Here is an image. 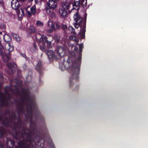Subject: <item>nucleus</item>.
Listing matches in <instances>:
<instances>
[{"label":"nucleus","mask_w":148,"mask_h":148,"mask_svg":"<svg viewBox=\"0 0 148 148\" xmlns=\"http://www.w3.org/2000/svg\"><path fill=\"white\" fill-rule=\"evenodd\" d=\"M84 47L83 44L79 45V49L76 47H75L74 50L78 53V56L74 61L75 58V53L71 52L69 55L67 62L69 63H72V65L69 67V72L71 74L69 80V86L71 88L73 85V83L77 81H78L79 75L80 71V65L81 63L82 52Z\"/></svg>","instance_id":"nucleus-1"},{"label":"nucleus","mask_w":148,"mask_h":148,"mask_svg":"<svg viewBox=\"0 0 148 148\" xmlns=\"http://www.w3.org/2000/svg\"><path fill=\"white\" fill-rule=\"evenodd\" d=\"M38 148H43L45 143L44 137L48 133L44 118L38 109Z\"/></svg>","instance_id":"nucleus-2"},{"label":"nucleus","mask_w":148,"mask_h":148,"mask_svg":"<svg viewBox=\"0 0 148 148\" xmlns=\"http://www.w3.org/2000/svg\"><path fill=\"white\" fill-rule=\"evenodd\" d=\"M16 135L15 136L16 139L22 138V141H20L19 145L22 148H29V145L32 144L31 136L29 134L26 133V130H23V132H18L16 131Z\"/></svg>","instance_id":"nucleus-3"},{"label":"nucleus","mask_w":148,"mask_h":148,"mask_svg":"<svg viewBox=\"0 0 148 148\" xmlns=\"http://www.w3.org/2000/svg\"><path fill=\"white\" fill-rule=\"evenodd\" d=\"M5 92L4 94L0 91V114L1 113V107L3 106H8L10 105L11 101L10 98L11 94H15V92L10 86H7L5 88Z\"/></svg>","instance_id":"nucleus-4"},{"label":"nucleus","mask_w":148,"mask_h":148,"mask_svg":"<svg viewBox=\"0 0 148 148\" xmlns=\"http://www.w3.org/2000/svg\"><path fill=\"white\" fill-rule=\"evenodd\" d=\"M16 121V116L14 114L12 116H10L9 118H7L5 116H2L1 115H0V121L2 122L3 125L6 126H11L12 125H14L15 130H16L17 128L21 130V129L23 130L21 126V121L19 119L17 121V122L16 123L15 122Z\"/></svg>","instance_id":"nucleus-5"},{"label":"nucleus","mask_w":148,"mask_h":148,"mask_svg":"<svg viewBox=\"0 0 148 148\" xmlns=\"http://www.w3.org/2000/svg\"><path fill=\"white\" fill-rule=\"evenodd\" d=\"M87 15V14L85 12L84 18L80 20L78 23L77 22L74 23V25L75 28L77 29L79 27H80L81 31L79 32V34L82 39H84L85 38Z\"/></svg>","instance_id":"nucleus-6"},{"label":"nucleus","mask_w":148,"mask_h":148,"mask_svg":"<svg viewBox=\"0 0 148 148\" xmlns=\"http://www.w3.org/2000/svg\"><path fill=\"white\" fill-rule=\"evenodd\" d=\"M29 103H30V101L29 99L28 95L23 94V98L22 99L19 105V108L21 111H23L25 106H27Z\"/></svg>","instance_id":"nucleus-7"},{"label":"nucleus","mask_w":148,"mask_h":148,"mask_svg":"<svg viewBox=\"0 0 148 148\" xmlns=\"http://www.w3.org/2000/svg\"><path fill=\"white\" fill-rule=\"evenodd\" d=\"M29 7V6L27 7L26 8H24V9L23 10L21 9L22 14L23 15L24 14V11L25 10L27 12V14L28 16L29 17H30L32 16V14L34 15L35 14L36 11V5H33L30 8L31 12H30L29 10H28V9Z\"/></svg>","instance_id":"nucleus-8"},{"label":"nucleus","mask_w":148,"mask_h":148,"mask_svg":"<svg viewBox=\"0 0 148 148\" xmlns=\"http://www.w3.org/2000/svg\"><path fill=\"white\" fill-rule=\"evenodd\" d=\"M11 5L12 8L16 10H17V14L19 15L21 12L19 8L20 5L17 0H12L11 2Z\"/></svg>","instance_id":"nucleus-9"},{"label":"nucleus","mask_w":148,"mask_h":148,"mask_svg":"<svg viewBox=\"0 0 148 148\" xmlns=\"http://www.w3.org/2000/svg\"><path fill=\"white\" fill-rule=\"evenodd\" d=\"M57 0H49L47 2V7L46 8H49L50 9H55L57 6L58 3Z\"/></svg>","instance_id":"nucleus-10"},{"label":"nucleus","mask_w":148,"mask_h":148,"mask_svg":"<svg viewBox=\"0 0 148 148\" xmlns=\"http://www.w3.org/2000/svg\"><path fill=\"white\" fill-rule=\"evenodd\" d=\"M38 72L39 74V80L40 81L41 77L43 75V72L45 69L42 64L39 61L38 62Z\"/></svg>","instance_id":"nucleus-11"},{"label":"nucleus","mask_w":148,"mask_h":148,"mask_svg":"<svg viewBox=\"0 0 148 148\" xmlns=\"http://www.w3.org/2000/svg\"><path fill=\"white\" fill-rule=\"evenodd\" d=\"M48 25L49 27L54 29L55 31L59 29L60 28V26L58 23H56L54 24L53 22L51 20H49L48 22Z\"/></svg>","instance_id":"nucleus-12"},{"label":"nucleus","mask_w":148,"mask_h":148,"mask_svg":"<svg viewBox=\"0 0 148 148\" xmlns=\"http://www.w3.org/2000/svg\"><path fill=\"white\" fill-rule=\"evenodd\" d=\"M7 66L8 68V71L9 75H11L15 72V70L12 69V68H17V66L15 63H10L7 64Z\"/></svg>","instance_id":"nucleus-13"},{"label":"nucleus","mask_w":148,"mask_h":148,"mask_svg":"<svg viewBox=\"0 0 148 148\" xmlns=\"http://www.w3.org/2000/svg\"><path fill=\"white\" fill-rule=\"evenodd\" d=\"M71 4V3L68 2V0H65L61 2V6L60 8L68 10H69Z\"/></svg>","instance_id":"nucleus-14"},{"label":"nucleus","mask_w":148,"mask_h":148,"mask_svg":"<svg viewBox=\"0 0 148 148\" xmlns=\"http://www.w3.org/2000/svg\"><path fill=\"white\" fill-rule=\"evenodd\" d=\"M48 37H45L44 35H42L41 36V38H40V40L39 41V43L41 42V41H42L43 43H46L47 41H49L50 40H51V37H52V40L53 39V36L51 35H48Z\"/></svg>","instance_id":"nucleus-15"},{"label":"nucleus","mask_w":148,"mask_h":148,"mask_svg":"<svg viewBox=\"0 0 148 148\" xmlns=\"http://www.w3.org/2000/svg\"><path fill=\"white\" fill-rule=\"evenodd\" d=\"M81 5V3L79 1H74L73 4V8L71 10H69V12L70 13L73 10L75 9L77 10L78 11L79 10Z\"/></svg>","instance_id":"nucleus-16"},{"label":"nucleus","mask_w":148,"mask_h":148,"mask_svg":"<svg viewBox=\"0 0 148 148\" xmlns=\"http://www.w3.org/2000/svg\"><path fill=\"white\" fill-rule=\"evenodd\" d=\"M45 53L47 54L49 60H51L56 58V56L54 52L51 50H48L45 51Z\"/></svg>","instance_id":"nucleus-17"},{"label":"nucleus","mask_w":148,"mask_h":148,"mask_svg":"<svg viewBox=\"0 0 148 148\" xmlns=\"http://www.w3.org/2000/svg\"><path fill=\"white\" fill-rule=\"evenodd\" d=\"M59 14L61 17L65 18L67 14V10L60 8L59 10Z\"/></svg>","instance_id":"nucleus-18"},{"label":"nucleus","mask_w":148,"mask_h":148,"mask_svg":"<svg viewBox=\"0 0 148 148\" xmlns=\"http://www.w3.org/2000/svg\"><path fill=\"white\" fill-rule=\"evenodd\" d=\"M46 12L47 14L49 15L52 18H55L56 15L55 13L53 11L51 10L49 8H46Z\"/></svg>","instance_id":"nucleus-19"},{"label":"nucleus","mask_w":148,"mask_h":148,"mask_svg":"<svg viewBox=\"0 0 148 148\" xmlns=\"http://www.w3.org/2000/svg\"><path fill=\"white\" fill-rule=\"evenodd\" d=\"M5 47L6 50L9 52L12 51L14 49L13 46L10 42H6L5 44Z\"/></svg>","instance_id":"nucleus-20"},{"label":"nucleus","mask_w":148,"mask_h":148,"mask_svg":"<svg viewBox=\"0 0 148 148\" xmlns=\"http://www.w3.org/2000/svg\"><path fill=\"white\" fill-rule=\"evenodd\" d=\"M73 18L74 21L76 22H77L79 20H81L84 17L82 18L81 16L79 14V12L77 11V12L74 14L73 16Z\"/></svg>","instance_id":"nucleus-21"},{"label":"nucleus","mask_w":148,"mask_h":148,"mask_svg":"<svg viewBox=\"0 0 148 148\" xmlns=\"http://www.w3.org/2000/svg\"><path fill=\"white\" fill-rule=\"evenodd\" d=\"M11 36L12 37L15 39L18 42L20 41L21 40V38L18 34L12 32L11 33Z\"/></svg>","instance_id":"nucleus-22"},{"label":"nucleus","mask_w":148,"mask_h":148,"mask_svg":"<svg viewBox=\"0 0 148 148\" xmlns=\"http://www.w3.org/2000/svg\"><path fill=\"white\" fill-rule=\"evenodd\" d=\"M63 47L61 46H58L57 47V52L58 54V55L60 57H62L61 54L62 53L63 51Z\"/></svg>","instance_id":"nucleus-23"},{"label":"nucleus","mask_w":148,"mask_h":148,"mask_svg":"<svg viewBox=\"0 0 148 148\" xmlns=\"http://www.w3.org/2000/svg\"><path fill=\"white\" fill-rule=\"evenodd\" d=\"M0 55L2 56V59L4 62H7L9 60V57L6 54H5L4 53V49L3 54L2 55L0 54Z\"/></svg>","instance_id":"nucleus-24"},{"label":"nucleus","mask_w":148,"mask_h":148,"mask_svg":"<svg viewBox=\"0 0 148 148\" xmlns=\"http://www.w3.org/2000/svg\"><path fill=\"white\" fill-rule=\"evenodd\" d=\"M3 38L6 42H10L11 40V37L7 34H5L3 36Z\"/></svg>","instance_id":"nucleus-25"},{"label":"nucleus","mask_w":148,"mask_h":148,"mask_svg":"<svg viewBox=\"0 0 148 148\" xmlns=\"http://www.w3.org/2000/svg\"><path fill=\"white\" fill-rule=\"evenodd\" d=\"M51 40H49V41H47L46 42L47 43V47L50 48L52 47V37H51Z\"/></svg>","instance_id":"nucleus-26"},{"label":"nucleus","mask_w":148,"mask_h":148,"mask_svg":"<svg viewBox=\"0 0 148 148\" xmlns=\"http://www.w3.org/2000/svg\"><path fill=\"white\" fill-rule=\"evenodd\" d=\"M6 131L3 128H0V137H2L3 134L6 133Z\"/></svg>","instance_id":"nucleus-27"},{"label":"nucleus","mask_w":148,"mask_h":148,"mask_svg":"<svg viewBox=\"0 0 148 148\" xmlns=\"http://www.w3.org/2000/svg\"><path fill=\"white\" fill-rule=\"evenodd\" d=\"M41 42L40 43H41L42 42V44L43 45L42 46H40V49L42 51H45H45H46L47 50H46L45 48V43H43L42 42V41H41Z\"/></svg>","instance_id":"nucleus-28"},{"label":"nucleus","mask_w":148,"mask_h":148,"mask_svg":"<svg viewBox=\"0 0 148 148\" xmlns=\"http://www.w3.org/2000/svg\"><path fill=\"white\" fill-rule=\"evenodd\" d=\"M34 42L33 45V46L34 48V50L35 51L36 49V42L37 41V36L36 35L35 36L34 38Z\"/></svg>","instance_id":"nucleus-29"},{"label":"nucleus","mask_w":148,"mask_h":148,"mask_svg":"<svg viewBox=\"0 0 148 148\" xmlns=\"http://www.w3.org/2000/svg\"><path fill=\"white\" fill-rule=\"evenodd\" d=\"M1 39L0 38V54L2 55L4 51V49L1 44Z\"/></svg>","instance_id":"nucleus-30"},{"label":"nucleus","mask_w":148,"mask_h":148,"mask_svg":"<svg viewBox=\"0 0 148 148\" xmlns=\"http://www.w3.org/2000/svg\"><path fill=\"white\" fill-rule=\"evenodd\" d=\"M53 38V39H54L55 40V42H56L57 43H58L60 41V40L59 37L58 36L55 35L54 36Z\"/></svg>","instance_id":"nucleus-31"},{"label":"nucleus","mask_w":148,"mask_h":148,"mask_svg":"<svg viewBox=\"0 0 148 148\" xmlns=\"http://www.w3.org/2000/svg\"><path fill=\"white\" fill-rule=\"evenodd\" d=\"M81 5H82L83 8L85 7L87 5V0H81Z\"/></svg>","instance_id":"nucleus-32"},{"label":"nucleus","mask_w":148,"mask_h":148,"mask_svg":"<svg viewBox=\"0 0 148 148\" xmlns=\"http://www.w3.org/2000/svg\"><path fill=\"white\" fill-rule=\"evenodd\" d=\"M68 29L70 31V33H74L75 29L72 26H69L68 28Z\"/></svg>","instance_id":"nucleus-33"},{"label":"nucleus","mask_w":148,"mask_h":148,"mask_svg":"<svg viewBox=\"0 0 148 148\" xmlns=\"http://www.w3.org/2000/svg\"><path fill=\"white\" fill-rule=\"evenodd\" d=\"M29 31L30 32H35L34 27L32 26H30L29 27Z\"/></svg>","instance_id":"nucleus-34"},{"label":"nucleus","mask_w":148,"mask_h":148,"mask_svg":"<svg viewBox=\"0 0 148 148\" xmlns=\"http://www.w3.org/2000/svg\"><path fill=\"white\" fill-rule=\"evenodd\" d=\"M61 29L65 31L66 29H67V26L65 25L62 24L61 26Z\"/></svg>","instance_id":"nucleus-35"},{"label":"nucleus","mask_w":148,"mask_h":148,"mask_svg":"<svg viewBox=\"0 0 148 148\" xmlns=\"http://www.w3.org/2000/svg\"><path fill=\"white\" fill-rule=\"evenodd\" d=\"M43 25V23L42 22L39 21H38V26L42 27Z\"/></svg>","instance_id":"nucleus-36"},{"label":"nucleus","mask_w":148,"mask_h":148,"mask_svg":"<svg viewBox=\"0 0 148 148\" xmlns=\"http://www.w3.org/2000/svg\"><path fill=\"white\" fill-rule=\"evenodd\" d=\"M54 30V29H48L47 30V32L49 33H51L53 32V31Z\"/></svg>","instance_id":"nucleus-37"},{"label":"nucleus","mask_w":148,"mask_h":148,"mask_svg":"<svg viewBox=\"0 0 148 148\" xmlns=\"http://www.w3.org/2000/svg\"><path fill=\"white\" fill-rule=\"evenodd\" d=\"M50 145L52 147V148H55L54 147V145L51 141Z\"/></svg>","instance_id":"nucleus-38"},{"label":"nucleus","mask_w":148,"mask_h":148,"mask_svg":"<svg viewBox=\"0 0 148 148\" xmlns=\"http://www.w3.org/2000/svg\"><path fill=\"white\" fill-rule=\"evenodd\" d=\"M7 143H6V145H7V146H8V143L10 142V143L11 144H12V140H8V139H7Z\"/></svg>","instance_id":"nucleus-39"},{"label":"nucleus","mask_w":148,"mask_h":148,"mask_svg":"<svg viewBox=\"0 0 148 148\" xmlns=\"http://www.w3.org/2000/svg\"><path fill=\"white\" fill-rule=\"evenodd\" d=\"M5 145L4 144H2L1 142H0V147L1 148H3L5 146Z\"/></svg>","instance_id":"nucleus-40"},{"label":"nucleus","mask_w":148,"mask_h":148,"mask_svg":"<svg viewBox=\"0 0 148 148\" xmlns=\"http://www.w3.org/2000/svg\"><path fill=\"white\" fill-rule=\"evenodd\" d=\"M3 81V77L1 75L0 76V82H1Z\"/></svg>","instance_id":"nucleus-41"},{"label":"nucleus","mask_w":148,"mask_h":148,"mask_svg":"<svg viewBox=\"0 0 148 148\" xmlns=\"http://www.w3.org/2000/svg\"><path fill=\"white\" fill-rule=\"evenodd\" d=\"M79 86L78 85H77L76 86V90H75V91H78L79 90Z\"/></svg>","instance_id":"nucleus-42"},{"label":"nucleus","mask_w":148,"mask_h":148,"mask_svg":"<svg viewBox=\"0 0 148 148\" xmlns=\"http://www.w3.org/2000/svg\"><path fill=\"white\" fill-rule=\"evenodd\" d=\"M34 0H28V1H29V3H30L29 2H32V1H33ZM35 2L36 3H37V0H35Z\"/></svg>","instance_id":"nucleus-43"},{"label":"nucleus","mask_w":148,"mask_h":148,"mask_svg":"<svg viewBox=\"0 0 148 148\" xmlns=\"http://www.w3.org/2000/svg\"><path fill=\"white\" fill-rule=\"evenodd\" d=\"M21 55L23 57L25 58H26L27 57L25 55V54H21Z\"/></svg>","instance_id":"nucleus-44"},{"label":"nucleus","mask_w":148,"mask_h":148,"mask_svg":"<svg viewBox=\"0 0 148 148\" xmlns=\"http://www.w3.org/2000/svg\"><path fill=\"white\" fill-rule=\"evenodd\" d=\"M20 1H24L25 0H20Z\"/></svg>","instance_id":"nucleus-45"},{"label":"nucleus","mask_w":148,"mask_h":148,"mask_svg":"<svg viewBox=\"0 0 148 148\" xmlns=\"http://www.w3.org/2000/svg\"><path fill=\"white\" fill-rule=\"evenodd\" d=\"M2 32H0V34H2Z\"/></svg>","instance_id":"nucleus-46"},{"label":"nucleus","mask_w":148,"mask_h":148,"mask_svg":"<svg viewBox=\"0 0 148 148\" xmlns=\"http://www.w3.org/2000/svg\"><path fill=\"white\" fill-rule=\"evenodd\" d=\"M71 37V38L73 39V37L72 36ZM70 38H71V37H70Z\"/></svg>","instance_id":"nucleus-47"},{"label":"nucleus","mask_w":148,"mask_h":148,"mask_svg":"<svg viewBox=\"0 0 148 148\" xmlns=\"http://www.w3.org/2000/svg\"><path fill=\"white\" fill-rule=\"evenodd\" d=\"M16 92H18V91H17V89H16Z\"/></svg>","instance_id":"nucleus-48"},{"label":"nucleus","mask_w":148,"mask_h":148,"mask_svg":"<svg viewBox=\"0 0 148 148\" xmlns=\"http://www.w3.org/2000/svg\"><path fill=\"white\" fill-rule=\"evenodd\" d=\"M37 23V22H36V24Z\"/></svg>","instance_id":"nucleus-49"},{"label":"nucleus","mask_w":148,"mask_h":148,"mask_svg":"<svg viewBox=\"0 0 148 148\" xmlns=\"http://www.w3.org/2000/svg\"><path fill=\"white\" fill-rule=\"evenodd\" d=\"M57 1L58 0H57Z\"/></svg>","instance_id":"nucleus-50"}]
</instances>
